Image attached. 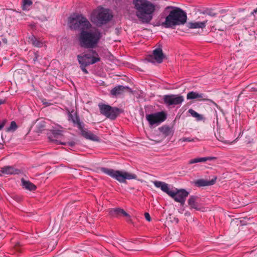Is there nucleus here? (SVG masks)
I'll return each instance as SVG.
<instances>
[{
    "mask_svg": "<svg viewBox=\"0 0 257 257\" xmlns=\"http://www.w3.org/2000/svg\"><path fill=\"white\" fill-rule=\"evenodd\" d=\"M68 24L71 29L81 31L79 37L80 46L85 48H95L101 38L98 31L87 32L91 27L88 20L82 15L74 14L69 18Z\"/></svg>",
    "mask_w": 257,
    "mask_h": 257,
    "instance_id": "nucleus-1",
    "label": "nucleus"
},
{
    "mask_svg": "<svg viewBox=\"0 0 257 257\" xmlns=\"http://www.w3.org/2000/svg\"><path fill=\"white\" fill-rule=\"evenodd\" d=\"M133 4L139 20L142 23H149L153 19L155 11V5L148 0H134Z\"/></svg>",
    "mask_w": 257,
    "mask_h": 257,
    "instance_id": "nucleus-2",
    "label": "nucleus"
},
{
    "mask_svg": "<svg viewBox=\"0 0 257 257\" xmlns=\"http://www.w3.org/2000/svg\"><path fill=\"white\" fill-rule=\"evenodd\" d=\"M187 20L186 14L180 8H174L166 17L162 26L166 28H173L184 24Z\"/></svg>",
    "mask_w": 257,
    "mask_h": 257,
    "instance_id": "nucleus-3",
    "label": "nucleus"
},
{
    "mask_svg": "<svg viewBox=\"0 0 257 257\" xmlns=\"http://www.w3.org/2000/svg\"><path fill=\"white\" fill-rule=\"evenodd\" d=\"M155 186L160 188L161 190L171 197L176 202H179L181 205H184L186 198L189 193L185 189H175V190H171L168 184L164 182L155 181L153 182Z\"/></svg>",
    "mask_w": 257,
    "mask_h": 257,
    "instance_id": "nucleus-4",
    "label": "nucleus"
},
{
    "mask_svg": "<svg viewBox=\"0 0 257 257\" xmlns=\"http://www.w3.org/2000/svg\"><path fill=\"white\" fill-rule=\"evenodd\" d=\"M100 170L104 174L116 180L120 183H125L126 179H136L137 178L136 175L126 171L114 170L112 169L104 167L101 168Z\"/></svg>",
    "mask_w": 257,
    "mask_h": 257,
    "instance_id": "nucleus-5",
    "label": "nucleus"
},
{
    "mask_svg": "<svg viewBox=\"0 0 257 257\" xmlns=\"http://www.w3.org/2000/svg\"><path fill=\"white\" fill-rule=\"evenodd\" d=\"M112 18V15L108 9L98 7L92 13L91 20L97 25L106 24Z\"/></svg>",
    "mask_w": 257,
    "mask_h": 257,
    "instance_id": "nucleus-6",
    "label": "nucleus"
},
{
    "mask_svg": "<svg viewBox=\"0 0 257 257\" xmlns=\"http://www.w3.org/2000/svg\"><path fill=\"white\" fill-rule=\"evenodd\" d=\"M79 64L90 65L100 60L98 54L94 50H91L88 53L77 56Z\"/></svg>",
    "mask_w": 257,
    "mask_h": 257,
    "instance_id": "nucleus-7",
    "label": "nucleus"
},
{
    "mask_svg": "<svg viewBox=\"0 0 257 257\" xmlns=\"http://www.w3.org/2000/svg\"><path fill=\"white\" fill-rule=\"evenodd\" d=\"M147 120L150 126L158 125L167 118V114L164 111L158 112L146 115Z\"/></svg>",
    "mask_w": 257,
    "mask_h": 257,
    "instance_id": "nucleus-8",
    "label": "nucleus"
},
{
    "mask_svg": "<svg viewBox=\"0 0 257 257\" xmlns=\"http://www.w3.org/2000/svg\"><path fill=\"white\" fill-rule=\"evenodd\" d=\"M98 106L101 114L111 119H115L119 112L118 108L112 107L108 105L99 104Z\"/></svg>",
    "mask_w": 257,
    "mask_h": 257,
    "instance_id": "nucleus-9",
    "label": "nucleus"
},
{
    "mask_svg": "<svg viewBox=\"0 0 257 257\" xmlns=\"http://www.w3.org/2000/svg\"><path fill=\"white\" fill-rule=\"evenodd\" d=\"M184 100L183 96L180 95L169 94L163 96L164 102L167 106L180 105Z\"/></svg>",
    "mask_w": 257,
    "mask_h": 257,
    "instance_id": "nucleus-10",
    "label": "nucleus"
},
{
    "mask_svg": "<svg viewBox=\"0 0 257 257\" xmlns=\"http://www.w3.org/2000/svg\"><path fill=\"white\" fill-rule=\"evenodd\" d=\"M164 58V56L162 49L161 48H157L153 50L152 55H150L148 58V61L154 63L155 61L152 60L154 59L157 63H161L162 62Z\"/></svg>",
    "mask_w": 257,
    "mask_h": 257,
    "instance_id": "nucleus-11",
    "label": "nucleus"
},
{
    "mask_svg": "<svg viewBox=\"0 0 257 257\" xmlns=\"http://www.w3.org/2000/svg\"><path fill=\"white\" fill-rule=\"evenodd\" d=\"M79 130L81 135L86 139L97 142L99 141V138L90 131L84 128V125L82 126V128H80Z\"/></svg>",
    "mask_w": 257,
    "mask_h": 257,
    "instance_id": "nucleus-12",
    "label": "nucleus"
},
{
    "mask_svg": "<svg viewBox=\"0 0 257 257\" xmlns=\"http://www.w3.org/2000/svg\"><path fill=\"white\" fill-rule=\"evenodd\" d=\"M186 97L188 100L197 99L199 100H205L206 99V96L204 94L196 91L188 92Z\"/></svg>",
    "mask_w": 257,
    "mask_h": 257,
    "instance_id": "nucleus-13",
    "label": "nucleus"
},
{
    "mask_svg": "<svg viewBox=\"0 0 257 257\" xmlns=\"http://www.w3.org/2000/svg\"><path fill=\"white\" fill-rule=\"evenodd\" d=\"M216 180V177H214L211 180L199 179L195 182V185L198 187L208 186L213 185Z\"/></svg>",
    "mask_w": 257,
    "mask_h": 257,
    "instance_id": "nucleus-14",
    "label": "nucleus"
},
{
    "mask_svg": "<svg viewBox=\"0 0 257 257\" xmlns=\"http://www.w3.org/2000/svg\"><path fill=\"white\" fill-rule=\"evenodd\" d=\"M198 197L194 196H191L188 200V203L191 208L194 209L196 210H201V207L198 202Z\"/></svg>",
    "mask_w": 257,
    "mask_h": 257,
    "instance_id": "nucleus-15",
    "label": "nucleus"
},
{
    "mask_svg": "<svg viewBox=\"0 0 257 257\" xmlns=\"http://www.w3.org/2000/svg\"><path fill=\"white\" fill-rule=\"evenodd\" d=\"M129 87L127 86H123L122 85H117L114 87L110 91V93L113 96H116L119 94H122L124 92L125 90L128 89Z\"/></svg>",
    "mask_w": 257,
    "mask_h": 257,
    "instance_id": "nucleus-16",
    "label": "nucleus"
},
{
    "mask_svg": "<svg viewBox=\"0 0 257 257\" xmlns=\"http://www.w3.org/2000/svg\"><path fill=\"white\" fill-rule=\"evenodd\" d=\"M0 172L3 174L12 175L18 174L19 171L12 166H5L1 168Z\"/></svg>",
    "mask_w": 257,
    "mask_h": 257,
    "instance_id": "nucleus-17",
    "label": "nucleus"
},
{
    "mask_svg": "<svg viewBox=\"0 0 257 257\" xmlns=\"http://www.w3.org/2000/svg\"><path fill=\"white\" fill-rule=\"evenodd\" d=\"M29 41L34 46L37 47H41L44 44L43 41H40L34 35H32L29 37Z\"/></svg>",
    "mask_w": 257,
    "mask_h": 257,
    "instance_id": "nucleus-18",
    "label": "nucleus"
},
{
    "mask_svg": "<svg viewBox=\"0 0 257 257\" xmlns=\"http://www.w3.org/2000/svg\"><path fill=\"white\" fill-rule=\"evenodd\" d=\"M69 119H71L75 124L77 125L79 129L82 128V126L84 125V124L80 121L79 118L77 115L70 114L69 115Z\"/></svg>",
    "mask_w": 257,
    "mask_h": 257,
    "instance_id": "nucleus-19",
    "label": "nucleus"
},
{
    "mask_svg": "<svg viewBox=\"0 0 257 257\" xmlns=\"http://www.w3.org/2000/svg\"><path fill=\"white\" fill-rule=\"evenodd\" d=\"M207 21L195 22L189 23V27L191 29L203 28L206 26Z\"/></svg>",
    "mask_w": 257,
    "mask_h": 257,
    "instance_id": "nucleus-20",
    "label": "nucleus"
},
{
    "mask_svg": "<svg viewBox=\"0 0 257 257\" xmlns=\"http://www.w3.org/2000/svg\"><path fill=\"white\" fill-rule=\"evenodd\" d=\"M188 112L192 117L195 118L197 121L205 120V119L203 115L199 114L192 109H189Z\"/></svg>",
    "mask_w": 257,
    "mask_h": 257,
    "instance_id": "nucleus-21",
    "label": "nucleus"
},
{
    "mask_svg": "<svg viewBox=\"0 0 257 257\" xmlns=\"http://www.w3.org/2000/svg\"><path fill=\"white\" fill-rule=\"evenodd\" d=\"M22 182L23 187L27 190L30 191H33L35 190L36 188V186L29 181H26L23 179L22 180Z\"/></svg>",
    "mask_w": 257,
    "mask_h": 257,
    "instance_id": "nucleus-22",
    "label": "nucleus"
},
{
    "mask_svg": "<svg viewBox=\"0 0 257 257\" xmlns=\"http://www.w3.org/2000/svg\"><path fill=\"white\" fill-rule=\"evenodd\" d=\"M160 131L165 136H169L172 135L171 128L167 126H163L159 128Z\"/></svg>",
    "mask_w": 257,
    "mask_h": 257,
    "instance_id": "nucleus-23",
    "label": "nucleus"
},
{
    "mask_svg": "<svg viewBox=\"0 0 257 257\" xmlns=\"http://www.w3.org/2000/svg\"><path fill=\"white\" fill-rule=\"evenodd\" d=\"M211 158L210 157H202V158H195L192 160H190L188 164H192L194 163H199V162H204L208 160H211Z\"/></svg>",
    "mask_w": 257,
    "mask_h": 257,
    "instance_id": "nucleus-24",
    "label": "nucleus"
},
{
    "mask_svg": "<svg viewBox=\"0 0 257 257\" xmlns=\"http://www.w3.org/2000/svg\"><path fill=\"white\" fill-rule=\"evenodd\" d=\"M33 2L31 0H23L22 8L24 11L30 10V7L32 5Z\"/></svg>",
    "mask_w": 257,
    "mask_h": 257,
    "instance_id": "nucleus-25",
    "label": "nucleus"
},
{
    "mask_svg": "<svg viewBox=\"0 0 257 257\" xmlns=\"http://www.w3.org/2000/svg\"><path fill=\"white\" fill-rule=\"evenodd\" d=\"M119 210H122V209L119 208H116L112 209L110 211V213L113 216H117L119 214H121V211H119Z\"/></svg>",
    "mask_w": 257,
    "mask_h": 257,
    "instance_id": "nucleus-26",
    "label": "nucleus"
},
{
    "mask_svg": "<svg viewBox=\"0 0 257 257\" xmlns=\"http://www.w3.org/2000/svg\"><path fill=\"white\" fill-rule=\"evenodd\" d=\"M17 128V125L15 121H12L10 126L7 128V131H15Z\"/></svg>",
    "mask_w": 257,
    "mask_h": 257,
    "instance_id": "nucleus-27",
    "label": "nucleus"
},
{
    "mask_svg": "<svg viewBox=\"0 0 257 257\" xmlns=\"http://www.w3.org/2000/svg\"><path fill=\"white\" fill-rule=\"evenodd\" d=\"M194 141L193 139H191L190 138H183L179 140V142H193Z\"/></svg>",
    "mask_w": 257,
    "mask_h": 257,
    "instance_id": "nucleus-28",
    "label": "nucleus"
},
{
    "mask_svg": "<svg viewBox=\"0 0 257 257\" xmlns=\"http://www.w3.org/2000/svg\"><path fill=\"white\" fill-rule=\"evenodd\" d=\"M119 211H121V214L128 217L127 221L130 222L131 221L130 215L127 213H126L123 209L119 210Z\"/></svg>",
    "mask_w": 257,
    "mask_h": 257,
    "instance_id": "nucleus-29",
    "label": "nucleus"
},
{
    "mask_svg": "<svg viewBox=\"0 0 257 257\" xmlns=\"http://www.w3.org/2000/svg\"><path fill=\"white\" fill-rule=\"evenodd\" d=\"M80 65L81 69L82 70V71L83 72H84L85 74H87L88 71L86 69V67L88 65H85V64H80Z\"/></svg>",
    "mask_w": 257,
    "mask_h": 257,
    "instance_id": "nucleus-30",
    "label": "nucleus"
},
{
    "mask_svg": "<svg viewBox=\"0 0 257 257\" xmlns=\"http://www.w3.org/2000/svg\"><path fill=\"white\" fill-rule=\"evenodd\" d=\"M144 215H145V217L147 221H150L151 220V218L150 215L149 213L145 212Z\"/></svg>",
    "mask_w": 257,
    "mask_h": 257,
    "instance_id": "nucleus-31",
    "label": "nucleus"
},
{
    "mask_svg": "<svg viewBox=\"0 0 257 257\" xmlns=\"http://www.w3.org/2000/svg\"><path fill=\"white\" fill-rule=\"evenodd\" d=\"M51 141L53 142H54L56 144H62V145H65L66 143H62V142H60L57 140H51Z\"/></svg>",
    "mask_w": 257,
    "mask_h": 257,
    "instance_id": "nucleus-32",
    "label": "nucleus"
},
{
    "mask_svg": "<svg viewBox=\"0 0 257 257\" xmlns=\"http://www.w3.org/2000/svg\"><path fill=\"white\" fill-rule=\"evenodd\" d=\"M5 125V122L3 121L0 123V130H2Z\"/></svg>",
    "mask_w": 257,
    "mask_h": 257,
    "instance_id": "nucleus-33",
    "label": "nucleus"
},
{
    "mask_svg": "<svg viewBox=\"0 0 257 257\" xmlns=\"http://www.w3.org/2000/svg\"><path fill=\"white\" fill-rule=\"evenodd\" d=\"M251 90L253 91L257 92V86L256 87H252L250 88Z\"/></svg>",
    "mask_w": 257,
    "mask_h": 257,
    "instance_id": "nucleus-34",
    "label": "nucleus"
},
{
    "mask_svg": "<svg viewBox=\"0 0 257 257\" xmlns=\"http://www.w3.org/2000/svg\"><path fill=\"white\" fill-rule=\"evenodd\" d=\"M256 13H257V8L251 13V15H254V14Z\"/></svg>",
    "mask_w": 257,
    "mask_h": 257,
    "instance_id": "nucleus-35",
    "label": "nucleus"
},
{
    "mask_svg": "<svg viewBox=\"0 0 257 257\" xmlns=\"http://www.w3.org/2000/svg\"><path fill=\"white\" fill-rule=\"evenodd\" d=\"M5 102V100L0 99V105L4 104Z\"/></svg>",
    "mask_w": 257,
    "mask_h": 257,
    "instance_id": "nucleus-36",
    "label": "nucleus"
},
{
    "mask_svg": "<svg viewBox=\"0 0 257 257\" xmlns=\"http://www.w3.org/2000/svg\"><path fill=\"white\" fill-rule=\"evenodd\" d=\"M68 144H69V145L70 146H73L74 145V142H69Z\"/></svg>",
    "mask_w": 257,
    "mask_h": 257,
    "instance_id": "nucleus-37",
    "label": "nucleus"
},
{
    "mask_svg": "<svg viewBox=\"0 0 257 257\" xmlns=\"http://www.w3.org/2000/svg\"><path fill=\"white\" fill-rule=\"evenodd\" d=\"M35 57L34 59V61H36L38 59V55H37V54H35Z\"/></svg>",
    "mask_w": 257,
    "mask_h": 257,
    "instance_id": "nucleus-38",
    "label": "nucleus"
},
{
    "mask_svg": "<svg viewBox=\"0 0 257 257\" xmlns=\"http://www.w3.org/2000/svg\"><path fill=\"white\" fill-rule=\"evenodd\" d=\"M125 248H126L127 250H129L130 249L127 247L126 245H125Z\"/></svg>",
    "mask_w": 257,
    "mask_h": 257,
    "instance_id": "nucleus-39",
    "label": "nucleus"
},
{
    "mask_svg": "<svg viewBox=\"0 0 257 257\" xmlns=\"http://www.w3.org/2000/svg\"><path fill=\"white\" fill-rule=\"evenodd\" d=\"M44 104H47V105H49L48 103L44 102Z\"/></svg>",
    "mask_w": 257,
    "mask_h": 257,
    "instance_id": "nucleus-40",
    "label": "nucleus"
}]
</instances>
